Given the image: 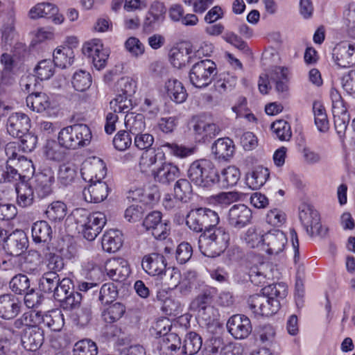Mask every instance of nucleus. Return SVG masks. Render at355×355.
Returning <instances> with one entry per match:
<instances>
[{"label":"nucleus","instance_id":"nucleus-1","mask_svg":"<svg viewBox=\"0 0 355 355\" xmlns=\"http://www.w3.org/2000/svg\"><path fill=\"white\" fill-rule=\"evenodd\" d=\"M220 218L218 214L208 208L191 210L187 216V226L194 232H204L199 236L198 247L202 254L214 257L218 256L228 245L230 234L223 227H215Z\"/></svg>","mask_w":355,"mask_h":355},{"label":"nucleus","instance_id":"nucleus-2","mask_svg":"<svg viewBox=\"0 0 355 355\" xmlns=\"http://www.w3.org/2000/svg\"><path fill=\"white\" fill-rule=\"evenodd\" d=\"M187 176L191 182L202 188L211 187L219 182L218 170L208 159L193 161L188 168Z\"/></svg>","mask_w":355,"mask_h":355},{"label":"nucleus","instance_id":"nucleus-3","mask_svg":"<svg viewBox=\"0 0 355 355\" xmlns=\"http://www.w3.org/2000/svg\"><path fill=\"white\" fill-rule=\"evenodd\" d=\"M92 132L89 126L83 123H76L61 129L58 140L67 150H75L89 144Z\"/></svg>","mask_w":355,"mask_h":355},{"label":"nucleus","instance_id":"nucleus-4","mask_svg":"<svg viewBox=\"0 0 355 355\" xmlns=\"http://www.w3.org/2000/svg\"><path fill=\"white\" fill-rule=\"evenodd\" d=\"M287 243V238L285 234L279 230H272L263 236V245L265 251L268 255L270 265L277 266L282 263L284 256L283 251Z\"/></svg>","mask_w":355,"mask_h":355},{"label":"nucleus","instance_id":"nucleus-5","mask_svg":"<svg viewBox=\"0 0 355 355\" xmlns=\"http://www.w3.org/2000/svg\"><path fill=\"white\" fill-rule=\"evenodd\" d=\"M332 114L335 130L340 139L345 135L350 120L347 106L340 92L335 88L330 90Z\"/></svg>","mask_w":355,"mask_h":355},{"label":"nucleus","instance_id":"nucleus-6","mask_svg":"<svg viewBox=\"0 0 355 355\" xmlns=\"http://www.w3.org/2000/svg\"><path fill=\"white\" fill-rule=\"evenodd\" d=\"M216 73L214 62L209 59L202 60L192 66L189 71V80L196 87H205L212 82Z\"/></svg>","mask_w":355,"mask_h":355},{"label":"nucleus","instance_id":"nucleus-7","mask_svg":"<svg viewBox=\"0 0 355 355\" xmlns=\"http://www.w3.org/2000/svg\"><path fill=\"white\" fill-rule=\"evenodd\" d=\"M299 218L306 233L310 236L324 237L327 235L328 229L321 224L318 211L311 206L302 205L299 213Z\"/></svg>","mask_w":355,"mask_h":355},{"label":"nucleus","instance_id":"nucleus-8","mask_svg":"<svg viewBox=\"0 0 355 355\" xmlns=\"http://www.w3.org/2000/svg\"><path fill=\"white\" fill-rule=\"evenodd\" d=\"M248 303L249 308L255 315L266 317L276 313L280 306L278 300L270 298L264 293L250 296Z\"/></svg>","mask_w":355,"mask_h":355},{"label":"nucleus","instance_id":"nucleus-9","mask_svg":"<svg viewBox=\"0 0 355 355\" xmlns=\"http://www.w3.org/2000/svg\"><path fill=\"white\" fill-rule=\"evenodd\" d=\"M252 210L244 204L233 205L228 211L227 220L229 226L240 230L252 223Z\"/></svg>","mask_w":355,"mask_h":355},{"label":"nucleus","instance_id":"nucleus-10","mask_svg":"<svg viewBox=\"0 0 355 355\" xmlns=\"http://www.w3.org/2000/svg\"><path fill=\"white\" fill-rule=\"evenodd\" d=\"M335 64L342 68L355 65V43L343 41L337 44L332 51Z\"/></svg>","mask_w":355,"mask_h":355},{"label":"nucleus","instance_id":"nucleus-11","mask_svg":"<svg viewBox=\"0 0 355 355\" xmlns=\"http://www.w3.org/2000/svg\"><path fill=\"white\" fill-rule=\"evenodd\" d=\"M143 225L156 239L159 240H164L170 230L168 221L162 220V214L159 211L148 214L144 220Z\"/></svg>","mask_w":355,"mask_h":355},{"label":"nucleus","instance_id":"nucleus-12","mask_svg":"<svg viewBox=\"0 0 355 355\" xmlns=\"http://www.w3.org/2000/svg\"><path fill=\"white\" fill-rule=\"evenodd\" d=\"M106 221L105 215L103 212L96 211L90 214L81 224L84 238L88 241H94L101 232Z\"/></svg>","mask_w":355,"mask_h":355},{"label":"nucleus","instance_id":"nucleus-13","mask_svg":"<svg viewBox=\"0 0 355 355\" xmlns=\"http://www.w3.org/2000/svg\"><path fill=\"white\" fill-rule=\"evenodd\" d=\"M90 184L83 191V196L85 201L88 202L98 203L103 201L108 195V186L105 182L101 180L96 175L94 178L92 177Z\"/></svg>","mask_w":355,"mask_h":355},{"label":"nucleus","instance_id":"nucleus-14","mask_svg":"<svg viewBox=\"0 0 355 355\" xmlns=\"http://www.w3.org/2000/svg\"><path fill=\"white\" fill-rule=\"evenodd\" d=\"M83 52L85 55L92 59L97 69H101L105 66L109 55L107 51L103 49L101 40H93L85 43L83 47Z\"/></svg>","mask_w":355,"mask_h":355},{"label":"nucleus","instance_id":"nucleus-15","mask_svg":"<svg viewBox=\"0 0 355 355\" xmlns=\"http://www.w3.org/2000/svg\"><path fill=\"white\" fill-rule=\"evenodd\" d=\"M227 328L230 334L236 339L247 338L252 331L250 319L244 315H232L227 322Z\"/></svg>","mask_w":355,"mask_h":355},{"label":"nucleus","instance_id":"nucleus-16","mask_svg":"<svg viewBox=\"0 0 355 355\" xmlns=\"http://www.w3.org/2000/svg\"><path fill=\"white\" fill-rule=\"evenodd\" d=\"M58 8L50 3H40L32 8L29 12L31 19L40 17L50 18L55 24H61L64 21V16L59 13Z\"/></svg>","mask_w":355,"mask_h":355},{"label":"nucleus","instance_id":"nucleus-17","mask_svg":"<svg viewBox=\"0 0 355 355\" xmlns=\"http://www.w3.org/2000/svg\"><path fill=\"white\" fill-rule=\"evenodd\" d=\"M54 180L53 172L50 168L44 169L35 176L33 190L39 198H46L52 193Z\"/></svg>","mask_w":355,"mask_h":355},{"label":"nucleus","instance_id":"nucleus-18","mask_svg":"<svg viewBox=\"0 0 355 355\" xmlns=\"http://www.w3.org/2000/svg\"><path fill=\"white\" fill-rule=\"evenodd\" d=\"M7 131L13 137H17L21 134L29 131L31 120L29 117L20 112L12 113L7 120Z\"/></svg>","mask_w":355,"mask_h":355},{"label":"nucleus","instance_id":"nucleus-19","mask_svg":"<svg viewBox=\"0 0 355 355\" xmlns=\"http://www.w3.org/2000/svg\"><path fill=\"white\" fill-rule=\"evenodd\" d=\"M21 304L15 296L10 294L0 296V317L5 320L15 318L21 310Z\"/></svg>","mask_w":355,"mask_h":355},{"label":"nucleus","instance_id":"nucleus-20","mask_svg":"<svg viewBox=\"0 0 355 355\" xmlns=\"http://www.w3.org/2000/svg\"><path fill=\"white\" fill-rule=\"evenodd\" d=\"M44 340L43 329L38 327H32L26 329L21 341L26 350L36 352L42 345Z\"/></svg>","mask_w":355,"mask_h":355},{"label":"nucleus","instance_id":"nucleus-21","mask_svg":"<svg viewBox=\"0 0 355 355\" xmlns=\"http://www.w3.org/2000/svg\"><path fill=\"white\" fill-rule=\"evenodd\" d=\"M193 130L202 139L206 141L218 135L220 129L216 123L210 121L205 115H200L196 118Z\"/></svg>","mask_w":355,"mask_h":355},{"label":"nucleus","instance_id":"nucleus-22","mask_svg":"<svg viewBox=\"0 0 355 355\" xmlns=\"http://www.w3.org/2000/svg\"><path fill=\"white\" fill-rule=\"evenodd\" d=\"M180 338L175 333H164L161 336L157 350L159 355H174L180 349Z\"/></svg>","mask_w":355,"mask_h":355},{"label":"nucleus","instance_id":"nucleus-23","mask_svg":"<svg viewBox=\"0 0 355 355\" xmlns=\"http://www.w3.org/2000/svg\"><path fill=\"white\" fill-rule=\"evenodd\" d=\"M234 145L232 139L228 137L217 139L211 147V151L218 159L227 160L233 156Z\"/></svg>","mask_w":355,"mask_h":355},{"label":"nucleus","instance_id":"nucleus-24","mask_svg":"<svg viewBox=\"0 0 355 355\" xmlns=\"http://www.w3.org/2000/svg\"><path fill=\"white\" fill-rule=\"evenodd\" d=\"M103 249L107 252H115L123 244L122 234L117 230H110L104 233L101 241Z\"/></svg>","mask_w":355,"mask_h":355},{"label":"nucleus","instance_id":"nucleus-25","mask_svg":"<svg viewBox=\"0 0 355 355\" xmlns=\"http://www.w3.org/2000/svg\"><path fill=\"white\" fill-rule=\"evenodd\" d=\"M216 291L213 287H205L202 291L191 301L190 309L193 311L212 306L214 297Z\"/></svg>","mask_w":355,"mask_h":355},{"label":"nucleus","instance_id":"nucleus-26","mask_svg":"<svg viewBox=\"0 0 355 355\" xmlns=\"http://www.w3.org/2000/svg\"><path fill=\"white\" fill-rule=\"evenodd\" d=\"M167 96L175 103H182L187 98V91L182 83L177 79H169L165 85Z\"/></svg>","mask_w":355,"mask_h":355},{"label":"nucleus","instance_id":"nucleus-27","mask_svg":"<svg viewBox=\"0 0 355 355\" xmlns=\"http://www.w3.org/2000/svg\"><path fill=\"white\" fill-rule=\"evenodd\" d=\"M26 105L34 112H42L50 107L51 101L45 93L33 92L26 98Z\"/></svg>","mask_w":355,"mask_h":355},{"label":"nucleus","instance_id":"nucleus-28","mask_svg":"<svg viewBox=\"0 0 355 355\" xmlns=\"http://www.w3.org/2000/svg\"><path fill=\"white\" fill-rule=\"evenodd\" d=\"M179 168L171 163L164 162L157 171L153 172L155 179L158 182L167 184L175 180L179 175Z\"/></svg>","mask_w":355,"mask_h":355},{"label":"nucleus","instance_id":"nucleus-29","mask_svg":"<svg viewBox=\"0 0 355 355\" xmlns=\"http://www.w3.org/2000/svg\"><path fill=\"white\" fill-rule=\"evenodd\" d=\"M6 243L11 254L21 253L27 247L28 239L24 231L16 230L7 237Z\"/></svg>","mask_w":355,"mask_h":355},{"label":"nucleus","instance_id":"nucleus-30","mask_svg":"<svg viewBox=\"0 0 355 355\" xmlns=\"http://www.w3.org/2000/svg\"><path fill=\"white\" fill-rule=\"evenodd\" d=\"M45 157L52 161L60 162L67 156V149L59 142L55 140H48L43 148Z\"/></svg>","mask_w":355,"mask_h":355},{"label":"nucleus","instance_id":"nucleus-31","mask_svg":"<svg viewBox=\"0 0 355 355\" xmlns=\"http://www.w3.org/2000/svg\"><path fill=\"white\" fill-rule=\"evenodd\" d=\"M32 237L36 243H48L51 240L52 229L46 221H37L32 226Z\"/></svg>","mask_w":355,"mask_h":355},{"label":"nucleus","instance_id":"nucleus-32","mask_svg":"<svg viewBox=\"0 0 355 355\" xmlns=\"http://www.w3.org/2000/svg\"><path fill=\"white\" fill-rule=\"evenodd\" d=\"M270 173L266 168L257 167L246 175V184L252 190L260 189L269 178Z\"/></svg>","mask_w":355,"mask_h":355},{"label":"nucleus","instance_id":"nucleus-33","mask_svg":"<svg viewBox=\"0 0 355 355\" xmlns=\"http://www.w3.org/2000/svg\"><path fill=\"white\" fill-rule=\"evenodd\" d=\"M273 271L271 268H250L248 276L252 284L263 286L268 281L273 278Z\"/></svg>","mask_w":355,"mask_h":355},{"label":"nucleus","instance_id":"nucleus-34","mask_svg":"<svg viewBox=\"0 0 355 355\" xmlns=\"http://www.w3.org/2000/svg\"><path fill=\"white\" fill-rule=\"evenodd\" d=\"M125 125L131 134L140 133L146 128L145 118L142 114L128 113L125 116Z\"/></svg>","mask_w":355,"mask_h":355},{"label":"nucleus","instance_id":"nucleus-35","mask_svg":"<svg viewBox=\"0 0 355 355\" xmlns=\"http://www.w3.org/2000/svg\"><path fill=\"white\" fill-rule=\"evenodd\" d=\"M17 193V202L21 207H28L34 201V190L28 183H22L16 188Z\"/></svg>","mask_w":355,"mask_h":355},{"label":"nucleus","instance_id":"nucleus-36","mask_svg":"<svg viewBox=\"0 0 355 355\" xmlns=\"http://www.w3.org/2000/svg\"><path fill=\"white\" fill-rule=\"evenodd\" d=\"M202 345V338L196 332L187 334L182 346L183 353L187 355H193L199 352Z\"/></svg>","mask_w":355,"mask_h":355},{"label":"nucleus","instance_id":"nucleus-37","mask_svg":"<svg viewBox=\"0 0 355 355\" xmlns=\"http://www.w3.org/2000/svg\"><path fill=\"white\" fill-rule=\"evenodd\" d=\"M241 178V172L234 166H229L223 169L219 175V182L223 187L228 188L236 185Z\"/></svg>","mask_w":355,"mask_h":355},{"label":"nucleus","instance_id":"nucleus-38","mask_svg":"<svg viewBox=\"0 0 355 355\" xmlns=\"http://www.w3.org/2000/svg\"><path fill=\"white\" fill-rule=\"evenodd\" d=\"M315 124L320 132H325L329 128V123L324 107L320 102L313 104Z\"/></svg>","mask_w":355,"mask_h":355},{"label":"nucleus","instance_id":"nucleus-39","mask_svg":"<svg viewBox=\"0 0 355 355\" xmlns=\"http://www.w3.org/2000/svg\"><path fill=\"white\" fill-rule=\"evenodd\" d=\"M161 148L166 153L179 158H185L194 153L195 148L179 145L177 143L163 141Z\"/></svg>","mask_w":355,"mask_h":355},{"label":"nucleus","instance_id":"nucleus-40","mask_svg":"<svg viewBox=\"0 0 355 355\" xmlns=\"http://www.w3.org/2000/svg\"><path fill=\"white\" fill-rule=\"evenodd\" d=\"M43 324L51 331H59L64 325L63 315L59 310H52L44 313Z\"/></svg>","mask_w":355,"mask_h":355},{"label":"nucleus","instance_id":"nucleus-41","mask_svg":"<svg viewBox=\"0 0 355 355\" xmlns=\"http://www.w3.org/2000/svg\"><path fill=\"white\" fill-rule=\"evenodd\" d=\"M190 58V51L187 48H173L170 51V62L175 68L180 69L185 66Z\"/></svg>","mask_w":355,"mask_h":355},{"label":"nucleus","instance_id":"nucleus-42","mask_svg":"<svg viewBox=\"0 0 355 355\" xmlns=\"http://www.w3.org/2000/svg\"><path fill=\"white\" fill-rule=\"evenodd\" d=\"M77 175V168L72 163L62 164L58 170V180L64 186L71 184Z\"/></svg>","mask_w":355,"mask_h":355},{"label":"nucleus","instance_id":"nucleus-43","mask_svg":"<svg viewBox=\"0 0 355 355\" xmlns=\"http://www.w3.org/2000/svg\"><path fill=\"white\" fill-rule=\"evenodd\" d=\"M92 76L85 70H79L74 73L72 78V85L78 92H85L92 85Z\"/></svg>","mask_w":355,"mask_h":355},{"label":"nucleus","instance_id":"nucleus-44","mask_svg":"<svg viewBox=\"0 0 355 355\" xmlns=\"http://www.w3.org/2000/svg\"><path fill=\"white\" fill-rule=\"evenodd\" d=\"M192 191L191 184L187 179H180L174 185V196L181 202H187L191 196Z\"/></svg>","mask_w":355,"mask_h":355},{"label":"nucleus","instance_id":"nucleus-45","mask_svg":"<svg viewBox=\"0 0 355 355\" xmlns=\"http://www.w3.org/2000/svg\"><path fill=\"white\" fill-rule=\"evenodd\" d=\"M73 51L69 47L56 49L53 53V64L60 68H66L72 63Z\"/></svg>","mask_w":355,"mask_h":355},{"label":"nucleus","instance_id":"nucleus-46","mask_svg":"<svg viewBox=\"0 0 355 355\" xmlns=\"http://www.w3.org/2000/svg\"><path fill=\"white\" fill-rule=\"evenodd\" d=\"M67 206L61 201L53 202L46 210L47 218L52 221H60L67 215Z\"/></svg>","mask_w":355,"mask_h":355},{"label":"nucleus","instance_id":"nucleus-47","mask_svg":"<svg viewBox=\"0 0 355 355\" xmlns=\"http://www.w3.org/2000/svg\"><path fill=\"white\" fill-rule=\"evenodd\" d=\"M59 275L54 271L45 272L40 279L39 286L40 289L45 293H52L60 284Z\"/></svg>","mask_w":355,"mask_h":355},{"label":"nucleus","instance_id":"nucleus-48","mask_svg":"<svg viewBox=\"0 0 355 355\" xmlns=\"http://www.w3.org/2000/svg\"><path fill=\"white\" fill-rule=\"evenodd\" d=\"M110 109L114 113H128L132 109V104L131 99L127 96L121 95V94L116 96L110 103Z\"/></svg>","mask_w":355,"mask_h":355},{"label":"nucleus","instance_id":"nucleus-49","mask_svg":"<svg viewBox=\"0 0 355 355\" xmlns=\"http://www.w3.org/2000/svg\"><path fill=\"white\" fill-rule=\"evenodd\" d=\"M125 311V306L119 302H116L104 310L102 316L106 322L112 323L119 320Z\"/></svg>","mask_w":355,"mask_h":355},{"label":"nucleus","instance_id":"nucleus-50","mask_svg":"<svg viewBox=\"0 0 355 355\" xmlns=\"http://www.w3.org/2000/svg\"><path fill=\"white\" fill-rule=\"evenodd\" d=\"M263 236L261 232L257 227H251L244 233L243 239L248 247L254 248L260 243L263 244Z\"/></svg>","mask_w":355,"mask_h":355},{"label":"nucleus","instance_id":"nucleus-51","mask_svg":"<svg viewBox=\"0 0 355 355\" xmlns=\"http://www.w3.org/2000/svg\"><path fill=\"white\" fill-rule=\"evenodd\" d=\"M98 347L91 340L84 339L77 342L73 347V355H97Z\"/></svg>","mask_w":355,"mask_h":355},{"label":"nucleus","instance_id":"nucleus-52","mask_svg":"<svg viewBox=\"0 0 355 355\" xmlns=\"http://www.w3.org/2000/svg\"><path fill=\"white\" fill-rule=\"evenodd\" d=\"M6 257L7 258V263L21 266L24 264L33 263L34 259H39V254L36 251H31L25 254L17 253L15 256L6 255Z\"/></svg>","mask_w":355,"mask_h":355},{"label":"nucleus","instance_id":"nucleus-53","mask_svg":"<svg viewBox=\"0 0 355 355\" xmlns=\"http://www.w3.org/2000/svg\"><path fill=\"white\" fill-rule=\"evenodd\" d=\"M271 130L281 141H288L291 138V130L289 123L284 120H278L271 125Z\"/></svg>","mask_w":355,"mask_h":355},{"label":"nucleus","instance_id":"nucleus-54","mask_svg":"<svg viewBox=\"0 0 355 355\" xmlns=\"http://www.w3.org/2000/svg\"><path fill=\"white\" fill-rule=\"evenodd\" d=\"M54 66L51 60H41L35 68L37 78L40 80L49 79L54 74Z\"/></svg>","mask_w":355,"mask_h":355},{"label":"nucleus","instance_id":"nucleus-55","mask_svg":"<svg viewBox=\"0 0 355 355\" xmlns=\"http://www.w3.org/2000/svg\"><path fill=\"white\" fill-rule=\"evenodd\" d=\"M236 84V78L234 76H230L229 73H223L215 83V89L220 93L223 94L232 91Z\"/></svg>","mask_w":355,"mask_h":355},{"label":"nucleus","instance_id":"nucleus-56","mask_svg":"<svg viewBox=\"0 0 355 355\" xmlns=\"http://www.w3.org/2000/svg\"><path fill=\"white\" fill-rule=\"evenodd\" d=\"M118 296L116 287L111 283L104 284L99 291L98 300L102 304L112 302Z\"/></svg>","mask_w":355,"mask_h":355},{"label":"nucleus","instance_id":"nucleus-57","mask_svg":"<svg viewBox=\"0 0 355 355\" xmlns=\"http://www.w3.org/2000/svg\"><path fill=\"white\" fill-rule=\"evenodd\" d=\"M196 312H197L198 320L205 326L213 324L218 320V311L213 306L200 309Z\"/></svg>","mask_w":355,"mask_h":355},{"label":"nucleus","instance_id":"nucleus-58","mask_svg":"<svg viewBox=\"0 0 355 355\" xmlns=\"http://www.w3.org/2000/svg\"><path fill=\"white\" fill-rule=\"evenodd\" d=\"M264 293L270 298L284 299L288 294V288L284 283H278L269 285L263 288Z\"/></svg>","mask_w":355,"mask_h":355},{"label":"nucleus","instance_id":"nucleus-59","mask_svg":"<svg viewBox=\"0 0 355 355\" xmlns=\"http://www.w3.org/2000/svg\"><path fill=\"white\" fill-rule=\"evenodd\" d=\"M29 287V279L24 275H15L10 282V288L17 294L24 293Z\"/></svg>","mask_w":355,"mask_h":355},{"label":"nucleus","instance_id":"nucleus-60","mask_svg":"<svg viewBox=\"0 0 355 355\" xmlns=\"http://www.w3.org/2000/svg\"><path fill=\"white\" fill-rule=\"evenodd\" d=\"M126 51L133 57L138 58L144 54V45L135 37H129L124 44Z\"/></svg>","mask_w":355,"mask_h":355},{"label":"nucleus","instance_id":"nucleus-61","mask_svg":"<svg viewBox=\"0 0 355 355\" xmlns=\"http://www.w3.org/2000/svg\"><path fill=\"white\" fill-rule=\"evenodd\" d=\"M132 144V138L130 133L126 130L119 131L113 139L114 148L120 151L128 148Z\"/></svg>","mask_w":355,"mask_h":355},{"label":"nucleus","instance_id":"nucleus-62","mask_svg":"<svg viewBox=\"0 0 355 355\" xmlns=\"http://www.w3.org/2000/svg\"><path fill=\"white\" fill-rule=\"evenodd\" d=\"M169 259L168 256H164L162 254L153 252L148 254L145 255L142 259L141 266H144V264L146 266H152L155 265L157 266H167L168 264H170L168 261Z\"/></svg>","mask_w":355,"mask_h":355},{"label":"nucleus","instance_id":"nucleus-63","mask_svg":"<svg viewBox=\"0 0 355 355\" xmlns=\"http://www.w3.org/2000/svg\"><path fill=\"white\" fill-rule=\"evenodd\" d=\"M215 202L222 207L230 205L240 199V194L238 192H221L214 196Z\"/></svg>","mask_w":355,"mask_h":355},{"label":"nucleus","instance_id":"nucleus-64","mask_svg":"<svg viewBox=\"0 0 355 355\" xmlns=\"http://www.w3.org/2000/svg\"><path fill=\"white\" fill-rule=\"evenodd\" d=\"M343 89L349 95L355 94V70H350L341 78Z\"/></svg>","mask_w":355,"mask_h":355}]
</instances>
